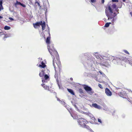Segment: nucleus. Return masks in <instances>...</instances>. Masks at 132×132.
<instances>
[{
  "label": "nucleus",
  "mask_w": 132,
  "mask_h": 132,
  "mask_svg": "<svg viewBox=\"0 0 132 132\" xmlns=\"http://www.w3.org/2000/svg\"><path fill=\"white\" fill-rule=\"evenodd\" d=\"M117 5L115 4H112L111 6L109 5H107L105 9V13L106 16L108 18V20L109 19H112L111 22L113 23L114 21V17L116 16V14L115 11H116L118 12V10L116 9Z\"/></svg>",
  "instance_id": "1"
},
{
  "label": "nucleus",
  "mask_w": 132,
  "mask_h": 132,
  "mask_svg": "<svg viewBox=\"0 0 132 132\" xmlns=\"http://www.w3.org/2000/svg\"><path fill=\"white\" fill-rule=\"evenodd\" d=\"M48 49L52 57L54 58V56L56 55L58 53L54 49L53 44L52 43L48 45Z\"/></svg>",
  "instance_id": "2"
},
{
  "label": "nucleus",
  "mask_w": 132,
  "mask_h": 132,
  "mask_svg": "<svg viewBox=\"0 0 132 132\" xmlns=\"http://www.w3.org/2000/svg\"><path fill=\"white\" fill-rule=\"evenodd\" d=\"M33 24L34 27L35 28H37V26H40V25H41L43 31L45 29L46 27L45 23L44 21L43 22L42 21L37 22L35 23H33Z\"/></svg>",
  "instance_id": "3"
},
{
  "label": "nucleus",
  "mask_w": 132,
  "mask_h": 132,
  "mask_svg": "<svg viewBox=\"0 0 132 132\" xmlns=\"http://www.w3.org/2000/svg\"><path fill=\"white\" fill-rule=\"evenodd\" d=\"M84 88L85 90L90 95H92L94 93L92 91V88L86 85H85Z\"/></svg>",
  "instance_id": "4"
},
{
  "label": "nucleus",
  "mask_w": 132,
  "mask_h": 132,
  "mask_svg": "<svg viewBox=\"0 0 132 132\" xmlns=\"http://www.w3.org/2000/svg\"><path fill=\"white\" fill-rule=\"evenodd\" d=\"M78 122L79 124L82 126H84L88 122L86 119L82 118L79 119Z\"/></svg>",
  "instance_id": "5"
},
{
  "label": "nucleus",
  "mask_w": 132,
  "mask_h": 132,
  "mask_svg": "<svg viewBox=\"0 0 132 132\" xmlns=\"http://www.w3.org/2000/svg\"><path fill=\"white\" fill-rule=\"evenodd\" d=\"M44 77L42 78V81L43 83L47 82L48 80H49V76L47 74H45L43 76Z\"/></svg>",
  "instance_id": "6"
},
{
  "label": "nucleus",
  "mask_w": 132,
  "mask_h": 132,
  "mask_svg": "<svg viewBox=\"0 0 132 132\" xmlns=\"http://www.w3.org/2000/svg\"><path fill=\"white\" fill-rule=\"evenodd\" d=\"M54 59L53 60V61H54L55 62V65H56L55 64H56L57 66L58 67L60 68V67L61 66V63L60 61L59 60H55H55H54Z\"/></svg>",
  "instance_id": "7"
},
{
  "label": "nucleus",
  "mask_w": 132,
  "mask_h": 132,
  "mask_svg": "<svg viewBox=\"0 0 132 132\" xmlns=\"http://www.w3.org/2000/svg\"><path fill=\"white\" fill-rule=\"evenodd\" d=\"M105 91L106 94L108 96H110L112 95L111 92L108 88H106Z\"/></svg>",
  "instance_id": "8"
},
{
  "label": "nucleus",
  "mask_w": 132,
  "mask_h": 132,
  "mask_svg": "<svg viewBox=\"0 0 132 132\" xmlns=\"http://www.w3.org/2000/svg\"><path fill=\"white\" fill-rule=\"evenodd\" d=\"M46 71V70H43V69L40 72V73L39 74V76L40 77H42L43 78L44 76L45 75V74L46 73L45 71Z\"/></svg>",
  "instance_id": "9"
},
{
  "label": "nucleus",
  "mask_w": 132,
  "mask_h": 132,
  "mask_svg": "<svg viewBox=\"0 0 132 132\" xmlns=\"http://www.w3.org/2000/svg\"><path fill=\"white\" fill-rule=\"evenodd\" d=\"M20 5L24 7H26V6L25 5L21 3L20 2L16 1V3H14V5L15 7H16L17 5Z\"/></svg>",
  "instance_id": "10"
},
{
  "label": "nucleus",
  "mask_w": 132,
  "mask_h": 132,
  "mask_svg": "<svg viewBox=\"0 0 132 132\" xmlns=\"http://www.w3.org/2000/svg\"><path fill=\"white\" fill-rule=\"evenodd\" d=\"M48 33L49 35V36L48 37H47V38H46V43L47 44V45L50 44L51 43H51L50 41V39L51 38V36H50V32L49 31L48 32Z\"/></svg>",
  "instance_id": "11"
},
{
  "label": "nucleus",
  "mask_w": 132,
  "mask_h": 132,
  "mask_svg": "<svg viewBox=\"0 0 132 132\" xmlns=\"http://www.w3.org/2000/svg\"><path fill=\"white\" fill-rule=\"evenodd\" d=\"M120 58L116 56H112L110 59L113 62H115V61H117L119 60Z\"/></svg>",
  "instance_id": "12"
},
{
  "label": "nucleus",
  "mask_w": 132,
  "mask_h": 132,
  "mask_svg": "<svg viewBox=\"0 0 132 132\" xmlns=\"http://www.w3.org/2000/svg\"><path fill=\"white\" fill-rule=\"evenodd\" d=\"M53 65L54 66V67L55 71V75H54V77L55 78H57L58 77V74L57 73V71L56 70V66L55 65V62L54 61H53Z\"/></svg>",
  "instance_id": "13"
},
{
  "label": "nucleus",
  "mask_w": 132,
  "mask_h": 132,
  "mask_svg": "<svg viewBox=\"0 0 132 132\" xmlns=\"http://www.w3.org/2000/svg\"><path fill=\"white\" fill-rule=\"evenodd\" d=\"M92 107H93L99 109H100L101 108V107L96 103L93 104L92 105Z\"/></svg>",
  "instance_id": "14"
},
{
  "label": "nucleus",
  "mask_w": 132,
  "mask_h": 132,
  "mask_svg": "<svg viewBox=\"0 0 132 132\" xmlns=\"http://www.w3.org/2000/svg\"><path fill=\"white\" fill-rule=\"evenodd\" d=\"M41 85L45 89L49 90V86L46 85L45 84H41Z\"/></svg>",
  "instance_id": "15"
},
{
  "label": "nucleus",
  "mask_w": 132,
  "mask_h": 132,
  "mask_svg": "<svg viewBox=\"0 0 132 132\" xmlns=\"http://www.w3.org/2000/svg\"><path fill=\"white\" fill-rule=\"evenodd\" d=\"M119 58H120L119 60H121L125 62L127 61L128 60L125 57L120 56V57Z\"/></svg>",
  "instance_id": "16"
},
{
  "label": "nucleus",
  "mask_w": 132,
  "mask_h": 132,
  "mask_svg": "<svg viewBox=\"0 0 132 132\" xmlns=\"http://www.w3.org/2000/svg\"><path fill=\"white\" fill-rule=\"evenodd\" d=\"M41 65H39V66L42 68H44L45 67H46V65H45V63L42 61L41 63Z\"/></svg>",
  "instance_id": "17"
},
{
  "label": "nucleus",
  "mask_w": 132,
  "mask_h": 132,
  "mask_svg": "<svg viewBox=\"0 0 132 132\" xmlns=\"http://www.w3.org/2000/svg\"><path fill=\"white\" fill-rule=\"evenodd\" d=\"M67 90L68 91V92L70 93L71 94L73 95H75V93L72 89H70L68 88Z\"/></svg>",
  "instance_id": "18"
},
{
  "label": "nucleus",
  "mask_w": 132,
  "mask_h": 132,
  "mask_svg": "<svg viewBox=\"0 0 132 132\" xmlns=\"http://www.w3.org/2000/svg\"><path fill=\"white\" fill-rule=\"evenodd\" d=\"M111 22H110L109 23H105L104 27H107L109 26L110 24H111Z\"/></svg>",
  "instance_id": "19"
},
{
  "label": "nucleus",
  "mask_w": 132,
  "mask_h": 132,
  "mask_svg": "<svg viewBox=\"0 0 132 132\" xmlns=\"http://www.w3.org/2000/svg\"><path fill=\"white\" fill-rule=\"evenodd\" d=\"M4 29L5 30H8L10 29L11 28L10 27L7 26H5L4 27Z\"/></svg>",
  "instance_id": "20"
},
{
  "label": "nucleus",
  "mask_w": 132,
  "mask_h": 132,
  "mask_svg": "<svg viewBox=\"0 0 132 132\" xmlns=\"http://www.w3.org/2000/svg\"><path fill=\"white\" fill-rule=\"evenodd\" d=\"M79 92L81 94H84L83 91L81 88H80L79 89Z\"/></svg>",
  "instance_id": "21"
},
{
  "label": "nucleus",
  "mask_w": 132,
  "mask_h": 132,
  "mask_svg": "<svg viewBox=\"0 0 132 132\" xmlns=\"http://www.w3.org/2000/svg\"><path fill=\"white\" fill-rule=\"evenodd\" d=\"M84 127L88 130H90V127L88 125H86V124L84 126Z\"/></svg>",
  "instance_id": "22"
},
{
  "label": "nucleus",
  "mask_w": 132,
  "mask_h": 132,
  "mask_svg": "<svg viewBox=\"0 0 132 132\" xmlns=\"http://www.w3.org/2000/svg\"><path fill=\"white\" fill-rule=\"evenodd\" d=\"M10 36V35H8V34H6L3 38L4 39H5L7 37H9Z\"/></svg>",
  "instance_id": "23"
},
{
  "label": "nucleus",
  "mask_w": 132,
  "mask_h": 132,
  "mask_svg": "<svg viewBox=\"0 0 132 132\" xmlns=\"http://www.w3.org/2000/svg\"><path fill=\"white\" fill-rule=\"evenodd\" d=\"M129 63L132 66V58L128 60Z\"/></svg>",
  "instance_id": "24"
},
{
  "label": "nucleus",
  "mask_w": 132,
  "mask_h": 132,
  "mask_svg": "<svg viewBox=\"0 0 132 132\" xmlns=\"http://www.w3.org/2000/svg\"><path fill=\"white\" fill-rule=\"evenodd\" d=\"M123 51L125 53V54L128 55L129 54V53L127 50H123Z\"/></svg>",
  "instance_id": "25"
},
{
  "label": "nucleus",
  "mask_w": 132,
  "mask_h": 132,
  "mask_svg": "<svg viewBox=\"0 0 132 132\" xmlns=\"http://www.w3.org/2000/svg\"><path fill=\"white\" fill-rule=\"evenodd\" d=\"M98 86L101 89L103 88V87L101 84H99L98 85Z\"/></svg>",
  "instance_id": "26"
},
{
  "label": "nucleus",
  "mask_w": 132,
  "mask_h": 132,
  "mask_svg": "<svg viewBox=\"0 0 132 132\" xmlns=\"http://www.w3.org/2000/svg\"><path fill=\"white\" fill-rule=\"evenodd\" d=\"M3 7L2 6H2H0V11H1L2 10H3Z\"/></svg>",
  "instance_id": "27"
},
{
  "label": "nucleus",
  "mask_w": 132,
  "mask_h": 132,
  "mask_svg": "<svg viewBox=\"0 0 132 132\" xmlns=\"http://www.w3.org/2000/svg\"><path fill=\"white\" fill-rule=\"evenodd\" d=\"M3 3L2 1L0 0V6H2V4Z\"/></svg>",
  "instance_id": "28"
},
{
  "label": "nucleus",
  "mask_w": 132,
  "mask_h": 132,
  "mask_svg": "<svg viewBox=\"0 0 132 132\" xmlns=\"http://www.w3.org/2000/svg\"><path fill=\"white\" fill-rule=\"evenodd\" d=\"M91 2L92 3H94L96 2V0H90Z\"/></svg>",
  "instance_id": "29"
},
{
  "label": "nucleus",
  "mask_w": 132,
  "mask_h": 132,
  "mask_svg": "<svg viewBox=\"0 0 132 132\" xmlns=\"http://www.w3.org/2000/svg\"><path fill=\"white\" fill-rule=\"evenodd\" d=\"M98 120L99 122H100V123H102V121L100 119H98Z\"/></svg>",
  "instance_id": "30"
},
{
  "label": "nucleus",
  "mask_w": 132,
  "mask_h": 132,
  "mask_svg": "<svg viewBox=\"0 0 132 132\" xmlns=\"http://www.w3.org/2000/svg\"><path fill=\"white\" fill-rule=\"evenodd\" d=\"M99 72L100 73L101 75H103L104 74V73L102 72L101 71H99Z\"/></svg>",
  "instance_id": "31"
},
{
  "label": "nucleus",
  "mask_w": 132,
  "mask_h": 132,
  "mask_svg": "<svg viewBox=\"0 0 132 132\" xmlns=\"http://www.w3.org/2000/svg\"><path fill=\"white\" fill-rule=\"evenodd\" d=\"M112 1L113 2H118V0H112Z\"/></svg>",
  "instance_id": "32"
},
{
  "label": "nucleus",
  "mask_w": 132,
  "mask_h": 132,
  "mask_svg": "<svg viewBox=\"0 0 132 132\" xmlns=\"http://www.w3.org/2000/svg\"><path fill=\"white\" fill-rule=\"evenodd\" d=\"M9 19L11 20H14V19L12 18H11V17H9Z\"/></svg>",
  "instance_id": "33"
},
{
  "label": "nucleus",
  "mask_w": 132,
  "mask_h": 132,
  "mask_svg": "<svg viewBox=\"0 0 132 132\" xmlns=\"http://www.w3.org/2000/svg\"><path fill=\"white\" fill-rule=\"evenodd\" d=\"M35 3H37V4L39 6H40V4L39 3L37 2V1H36L35 2Z\"/></svg>",
  "instance_id": "34"
},
{
  "label": "nucleus",
  "mask_w": 132,
  "mask_h": 132,
  "mask_svg": "<svg viewBox=\"0 0 132 132\" xmlns=\"http://www.w3.org/2000/svg\"><path fill=\"white\" fill-rule=\"evenodd\" d=\"M105 0H101V1L102 3L103 4Z\"/></svg>",
  "instance_id": "35"
},
{
  "label": "nucleus",
  "mask_w": 132,
  "mask_h": 132,
  "mask_svg": "<svg viewBox=\"0 0 132 132\" xmlns=\"http://www.w3.org/2000/svg\"><path fill=\"white\" fill-rule=\"evenodd\" d=\"M57 98V100L59 101H60V99L58 98Z\"/></svg>",
  "instance_id": "36"
},
{
  "label": "nucleus",
  "mask_w": 132,
  "mask_h": 132,
  "mask_svg": "<svg viewBox=\"0 0 132 132\" xmlns=\"http://www.w3.org/2000/svg\"><path fill=\"white\" fill-rule=\"evenodd\" d=\"M46 70L47 71V72H50L47 69Z\"/></svg>",
  "instance_id": "37"
},
{
  "label": "nucleus",
  "mask_w": 132,
  "mask_h": 132,
  "mask_svg": "<svg viewBox=\"0 0 132 132\" xmlns=\"http://www.w3.org/2000/svg\"><path fill=\"white\" fill-rule=\"evenodd\" d=\"M130 14L131 15V16H132V13L131 12H130Z\"/></svg>",
  "instance_id": "38"
},
{
  "label": "nucleus",
  "mask_w": 132,
  "mask_h": 132,
  "mask_svg": "<svg viewBox=\"0 0 132 132\" xmlns=\"http://www.w3.org/2000/svg\"><path fill=\"white\" fill-rule=\"evenodd\" d=\"M70 79L71 80H73V78H70Z\"/></svg>",
  "instance_id": "39"
},
{
  "label": "nucleus",
  "mask_w": 132,
  "mask_h": 132,
  "mask_svg": "<svg viewBox=\"0 0 132 132\" xmlns=\"http://www.w3.org/2000/svg\"><path fill=\"white\" fill-rule=\"evenodd\" d=\"M2 18V16H0V19H1V18Z\"/></svg>",
  "instance_id": "40"
},
{
  "label": "nucleus",
  "mask_w": 132,
  "mask_h": 132,
  "mask_svg": "<svg viewBox=\"0 0 132 132\" xmlns=\"http://www.w3.org/2000/svg\"><path fill=\"white\" fill-rule=\"evenodd\" d=\"M122 92H120V95H121V94H122Z\"/></svg>",
  "instance_id": "41"
},
{
  "label": "nucleus",
  "mask_w": 132,
  "mask_h": 132,
  "mask_svg": "<svg viewBox=\"0 0 132 132\" xmlns=\"http://www.w3.org/2000/svg\"><path fill=\"white\" fill-rule=\"evenodd\" d=\"M4 35V33H3V34H1V35Z\"/></svg>",
  "instance_id": "42"
}]
</instances>
